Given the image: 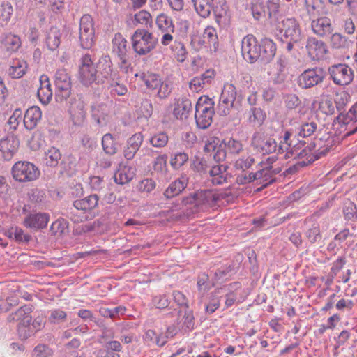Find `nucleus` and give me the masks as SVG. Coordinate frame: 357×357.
Here are the masks:
<instances>
[{
  "instance_id": "nucleus-52",
  "label": "nucleus",
  "mask_w": 357,
  "mask_h": 357,
  "mask_svg": "<svg viewBox=\"0 0 357 357\" xmlns=\"http://www.w3.org/2000/svg\"><path fill=\"white\" fill-rule=\"evenodd\" d=\"M343 211L344 216L347 220H351L354 217L357 218L356 206L350 200H347L344 202Z\"/></svg>"
},
{
  "instance_id": "nucleus-32",
  "label": "nucleus",
  "mask_w": 357,
  "mask_h": 357,
  "mask_svg": "<svg viewBox=\"0 0 357 357\" xmlns=\"http://www.w3.org/2000/svg\"><path fill=\"white\" fill-rule=\"evenodd\" d=\"M40 87L38 90V97L40 101L44 104L47 105L50 102L52 97V91L51 89V85L49 82L48 79H46V82H43L42 80Z\"/></svg>"
},
{
  "instance_id": "nucleus-27",
  "label": "nucleus",
  "mask_w": 357,
  "mask_h": 357,
  "mask_svg": "<svg viewBox=\"0 0 357 357\" xmlns=\"http://www.w3.org/2000/svg\"><path fill=\"white\" fill-rule=\"evenodd\" d=\"M44 318L38 317H36L33 321L31 324L29 323V325L26 328H24V326L21 327L20 330V338L22 340H26L32 335H33L36 332L40 331L44 325Z\"/></svg>"
},
{
  "instance_id": "nucleus-44",
  "label": "nucleus",
  "mask_w": 357,
  "mask_h": 357,
  "mask_svg": "<svg viewBox=\"0 0 357 357\" xmlns=\"http://www.w3.org/2000/svg\"><path fill=\"white\" fill-rule=\"evenodd\" d=\"M255 162V158L252 155L245 154L236 160L235 167L239 170H246L249 169Z\"/></svg>"
},
{
  "instance_id": "nucleus-62",
  "label": "nucleus",
  "mask_w": 357,
  "mask_h": 357,
  "mask_svg": "<svg viewBox=\"0 0 357 357\" xmlns=\"http://www.w3.org/2000/svg\"><path fill=\"white\" fill-rule=\"evenodd\" d=\"M143 141V137L141 133H136L130 137L127 142V145L138 151Z\"/></svg>"
},
{
  "instance_id": "nucleus-6",
  "label": "nucleus",
  "mask_w": 357,
  "mask_h": 357,
  "mask_svg": "<svg viewBox=\"0 0 357 357\" xmlns=\"http://www.w3.org/2000/svg\"><path fill=\"white\" fill-rule=\"evenodd\" d=\"M132 47L139 55H145L153 50L158 39L144 29H137L132 36Z\"/></svg>"
},
{
  "instance_id": "nucleus-46",
  "label": "nucleus",
  "mask_w": 357,
  "mask_h": 357,
  "mask_svg": "<svg viewBox=\"0 0 357 357\" xmlns=\"http://www.w3.org/2000/svg\"><path fill=\"white\" fill-rule=\"evenodd\" d=\"M168 136L165 132H160L150 139V143L154 147H164L168 142Z\"/></svg>"
},
{
  "instance_id": "nucleus-34",
  "label": "nucleus",
  "mask_w": 357,
  "mask_h": 357,
  "mask_svg": "<svg viewBox=\"0 0 357 357\" xmlns=\"http://www.w3.org/2000/svg\"><path fill=\"white\" fill-rule=\"evenodd\" d=\"M331 44L335 49H349L353 42L342 34L335 33L331 37Z\"/></svg>"
},
{
  "instance_id": "nucleus-13",
  "label": "nucleus",
  "mask_w": 357,
  "mask_h": 357,
  "mask_svg": "<svg viewBox=\"0 0 357 357\" xmlns=\"http://www.w3.org/2000/svg\"><path fill=\"white\" fill-rule=\"evenodd\" d=\"M252 145L262 154H271L278 149L276 141L271 137H264L261 133L257 132L252 139Z\"/></svg>"
},
{
  "instance_id": "nucleus-7",
  "label": "nucleus",
  "mask_w": 357,
  "mask_h": 357,
  "mask_svg": "<svg viewBox=\"0 0 357 357\" xmlns=\"http://www.w3.org/2000/svg\"><path fill=\"white\" fill-rule=\"evenodd\" d=\"M12 175L19 182H29L39 176L40 171L33 163L19 161L13 165Z\"/></svg>"
},
{
  "instance_id": "nucleus-12",
  "label": "nucleus",
  "mask_w": 357,
  "mask_h": 357,
  "mask_svg": "<svg viewBox=\"0 0 357 357\" xmlns=\"http://www.w3.org/2000/svg\"><path fill=\"white\" fill-rule=\"evenodd\" d=\"M130 47L128 42L121 33H116L112 40V52L121 61L120 68L126 73L128 72V52Z\"/></svg>"
},
{
  "instance_id": "nucleus-1",
  "label": "nucleus",
  "mask_w": 357,
  "mask_h": 357,
  "mask_svg": "<svg viewBox=\"0 0 357 357\" xmlns=\"http://www.w3.org/2000/svg\"><path fill=\"white\" fill-rule=\"evenodd\" d=\"M219 199L220 195L212 190H197L183 197L182 204L184 208L181 211H168V216L172 220H183L191 215L207 210Z\"/></svg>"
},
{
  "instance_id": "nucleus-53",
  "label": "nucleus",
  "mask_w": 357,
  "mask_h": 357,
  "mask_svg": "<svg viewBox=\"0 0 357 357\" xmlns=\"http://www.w3.org/2000/svg\"><path fill=\"white\" fill-rule=\"evenodd\" d=\"M135 21L137 24L142 25H151L152 22V17L151 14L146 10H141L135 15Z\"/></svg>"
},
{
  "instance_id": "nucleus-63",
  "label": "nucleus",
  "mask_w": 357,
  "mask_h": 357,
  "mask_svg": "<svg viewBox=\"0 0 357 357\" xmlns=\"http://www.w3.org/2000/svg\"><path fill=\"white\" fill-rule=\"evenodd\" d=\"M284 103L289 109H294L301 104V101L295 94H289L285 98Z\"/></svg>"
},
{
  "instance_id": "nucleus-22",
  "label": "nucleus",
  "mask_w": 357,
  "mask_h": 357,
  "mask_svg": "<svg viewBox=\"0 0 357 357\" xmlns=\"http://www.w3.org/2000/svg\"><path fill=\"white\" fill-rule=\"evenodd\" d=\"M27 63L20 59H13L7 70L8 75L13 79L21 78L26 72Z\"/></svg>"
},
{
  "instance_id": "nucleus-51",
  "label": "nucleus",
  "mask_w": 357,
  "mask_h": 357,
  "mask_svg": "<svg viewBox=\"0 0 357 357\" xmlns=\"http://www.w3.org/2000/svg\"><path fill=\"white\" fill-rule=\"evenodd\" d=\"M255 174L247 172L245 170H241V172L236 176V182L238 185H246L255 181Z\"/></svg>"
},
{
  "instance_id": "nucleus-11",
  "label": "nucleus",
  "mask_w": 357,
  "mask_h": 357,
  "mask_svg": "<svg viewBox=\"0 0 357 357\" xmlns=\"http://www.w3.org/2000/svg\"><path fill=\"white\" fill-rule=\"evenodd\" d=\"M326 77V72L321 68L305 70L298 77L299 86L305 89L312 88L321 84Z\"/></svg>"
},
{
  "instance_id": "nucleus-61",
  "label": "nucleus",
  "mask_w": 357,
  "mask_h": 357,
  "mask_svg": "<svg viewBox=\"0 0 357 357\" xmlns=\"http://www.w3.org/2000/svg\"><path fill=\"white\" fill-rule=\"evenodd\" d=\"M227 147L229 151L233 154H238L243 150L241 143L234 139H229L227 143Z\"/></svg>"
},
{
  "instance_id": "nucleus-2",
  "label": "nucleus",
  "mask_w": 357,
  "mask_h": 357,
  "mask_svg": "<svg viewBox=\"0 0 357 357\" xmlns=\"http://www.w3.org/2000/svg\"><path fill=\"white\" fill-rule=\"evenodd\" d=\"M112 72L111 66L105 59L100 61L97 67L94 66L91 56L85 54L82 58L79 70V79L82 84L88 86L92 84L104 82Z\"/></svg>"
},
{
  "instance_id": "nucleus-54",
  "label": "nucleus",
  "mask_w": 357,
  "mask_h": 357,
  "mask_svg": "<svg viewBox=\"0 0 357 357\" xmlns=\"http://www.w3.org/2000/svg\"><path fill=\"white\" fill-rule=\"evenodd\" d=\"M81 211L79 208H75L74 205L69 208L66 211V216L70 218L74 222H80L83 221L84 215L83 212H79Z\"/></svg>"
},
{
  "instance_id": "nucleus-14",
  "label": "nucleus",
  "mask_w": 357,
  "mask_h": 357,
  "mask_svg": "<svg viewBox=\"0 0 357 357\" xmlns=\"http://www.w3.org/2000/svg\"><path fill=\"white\" fill-rule=\"evenodd\" d=\"M241 51L244 58L251 63L260 57V45L252 36H247L243 39Z\"/></svg>"
},
{
  "instance_id": "nucleus-29",
  "label": "nucleus",
  "mask_w": 357,
  "mask_h": 357,
  "mask_svg": "<svg viewBox=\"0 0 357 357\" xmlns=\"http://www.w3.org/2000/svg\"><path fill=\"white\" fill-rule=\"evenodd\" d=\"M99 198L97 195H91L84 199L74 202V206L82 211H90L95 208L98 204Z\"/></svg>"
},
{
  "instance_id": "nucleus-49",
  "label": "nucleus",
  "mask_w": 357,
  "mask_h": 357,
  "mask_svg": "<svg viewBox=\"0 0 357 357\" xmlns=\"http://www.w3.org/2000/svg\"><path fill=\"white\" fill-rule=\"evenodd\" d=\"M95 33H79V42L82 48L89 50L94 44Z\"/></svg>"
},
{
  "instance_id": "nucleus-10",
  "label": "nucleus",
  "mask_w": 357,
  "mask_h": 357,
  "mask_svg": "<svg viewBox=\"0 0 357 357\" xmlns=\"http://www.w3.org/2000/svg\"><path fill=\"white\" fill-rule=\"evenodd\" d=\"M328 73L333 82L340 86L349 85L354 79L352 69L344 63H339L328 68Z\"/></svg>"
},
{
  "instance_id": "nucleus-58",
  "label": "nucleus",
  "mask_w": 357,
  "mask_h": 357,
  "mask_svg": "<svg viewBox=\"0 0 357 357\" xmlns=\"http://www.w3.org/2000/svg\"><path fill=\"white\" fill-rule=\"evenodd\" d=\"M13 13V7L8 1H3L0 6V18L3 20L10 19Z\"/></svg>"
},
{
  "instance_id": "nucleus-35",
  "label": "nucleus",
  "mask_w": 357,
  "mask_h": 357,
  "mask_svg": "<svg viewBox=\"0 0 357 357\" xmlns=\"http://www.w3.org/2000/svg\"><path fill=\"white\" fill-rule=\"evenodd\" d=\"M61 159L60 151L56 147H51L46 153L44 158V162L47 166L56 167Z\"/></svg>"
},
{
  "instance_id": "nucleus-64",
  "label": "nucleus",
  "mask_w": 357,
  "mask_h": 357,
  "mask_svg": "<svg viewBox=\"0 0 357 357\" xmlns=\"http://www.w3.org/2000/svg\"><path fill=\"white\" fill-rule=\"evenodd\" d=\"M153 301L155 307L158 309H164L169 304V299L165 295L156 296L153 298Z\"/></svg>"
},
{
  "instance_id": "nucleus-4",
  "label": "nucleus",
  "mask_w": 357,
  "mask_h": 357,
  "mask_svg": "<svg viewBox=\"0 0 357 357\" xmlns=\"http://www.w3.org/2000/svg\"><path fill=\"white\" fill-rule=\"evenodd\" d=\"M197 13L203 18L210 16L213 10L219 25L228 20V8L225 0H192Z\"/></svg>"
},
{
  "instance_id": "nucleus-31",
  "label": "nucleus",
  "mask_w": 357,
  "mask_h": 357,
  "mask_svg": "<svg viewBox=\"0 0 357 357\" xmlns=\"http://www.w3.org/2000/svg\"><path fill=\"white\" fill-rule=\"evenodd\" d=\"M61 33L56 26H52L47 32L46 44L50 50H56L61 43Z\"/></svg>"
},
{
  "instance_id": "nucleus-43",
  "label": "nucleus",
  "mask_w": 357,
  "mask_h": 357,
  "mask_svg": "<svg viewBox=\"0 0 357 357\" xmlns=\"http://www.w3.org/2000/svg\"><path fill=\"white\" fill-rule=\"evenodd\" d=\"M79 33H95L93 18L89 15H84L80 19Z\"/></svg>"
},
{
  "instance_id": "nucleus-18",
  "label": "nucleus",
  "mask_w": 357,
  "mask_h": 357,
  "mask_svg": "<svg viewBox=\"0 0 357 357\" xmlns=\"http://www.w3.org/2000/svg\"><path fill=\"white\" fill-rule=\"evenodd\" d=\"M306 49L309 56L314 61L322 59L327 52L326 44L314 38L308 39Z\"/></svg>"
},
{
  "instance_id": "nucleus-30",
  "label": "nucleus",
  "mask_w": 357,
  "mask_h": 357,
  "mask_svg": "<svg viewBox=\"0 0 357 357\" xmlns=\"http://www.w3.org/2000/svg\"><path fill=\"white\" fill-rule=\"evenodd\" d=\"M192 109L191 102L189 99H179L174 109V115L177 119H185Z\"/></svg>"
},
{
  "instance_id": "nucleus-24",
  "label": "nucleus",
  "mask_w": 357,
  "mask_h": 357,
  "mask_svg": "<svg viewBox=\"0 0 357 357\" xmlns=\"http://www.w3.org/2000/svg\"><path fill=\"white\" fill-rule=\"evenodd\" d=\"M228 167L224 165L213 166L209 170L211 182L213 185H222L227 182L228 174L226 172Z\"/></svg>"
},
{
  "instance_id": "nucleus-25",
  "label": "nucleus",
  "mask_w": 357,
  "mask_h": 357,
  "mask_svg": "<svg viewBox=\"0 0 357 357\" xmlns=\"http://www.w3.org/2000/svg\"><path fill=\"white\" fill-rule=\"evenodd\" d=\"M271 169L272 166H270L255 173L257 183L261 185V187L258 188L257 191H261L263 188L267 187L275 181V177H273Z\"/></svg>"
},
{
  "instance_id": "nucleus-5",
  "label": "nucleus",
  "mask_w": 357,
  "mask_h": 357,
  "mask_svg": "<svg viewBox=\"0 0 357 357\" xmlns=\"http://www.w3.org/2000/svg\"><path fill=\"white\" fill-rule=\"evenodd\" d=\"M214 102L206 96L199 98L196 107L195 118L197 126L202 129L208 128L214 115Z\"/></svg>"
},
{
  "instance_id": "nucleus-40",
  "label": "nucleus",
  "mask_w": 357,
  "mask_h": 357,
  "mask_svg": "<svg viewBox=\"0 0 357 357\" xmlns=\"http://www.w3.org/2000/svg\"><path fill=\"white\" fill-rule=\"evenodd\" d=\"M307 13L312 16L319 15L324 8L322 0H305Z\"/></svg>"
},
{
  "instance_id": "nucleus-20",
  "label": "nucleus",
  "mask_w": 357,
  "mask_h": 357,
  "mask_svg": "<svg viewBox=\"0 0 357 357\" xmlns=\"http://www.w3.org/2000/svg\"><path fill=\"white\" fill-rule=\"evenodd\" d=\"M311 26L314 33L320 36H326L333 31L331 20L327 17H319L312 20Z\"/></svg>"
},
{
  "instance_id": "nucleus-57",
  "label": "nucleus",
  "mask_w": 357,
  "mask_h": 357,
  "mask_svg": "<svg viewBox=\"0 0 357 357\" xmlns=\"http://www.w3.org/2000/svg\"><path fill=\"white\" fill-rule=\"evenodd\" d=\"M344 123H349L351 121H357V102L352 106L346 115L339 116Z\"/></svg>"
},
{
  "instance_id": "nucleus-60",
  "label": "nucleus",
  "mask_w": 357,
  "mask_h": 357,
  "mask_svg": "<svg viewBox=\"0 0 357 357\" xmlns=\"http://www.w3.org/2000/svg\"><path fill=\"white\" fill-rule=\"evenodd\" d=\"M137 188L141 192H150L155 188V183L151 178H146L139 183Z\"/></svg>"
},
{
  "instance_id": "nucleus-21",
  "label": "nucleus",
  "mask_w": 357,
  "mask_h": 357,
  "mask_svg": "<svg viewBox=\"0 0 357 357\" xmlns=\"http://www.w3.org/2000/svg\"><path fill=\"white\" fill-rule=\"evenodd\" d=\"M42 112L38 107L34 106L29 108L24 116V124L29 130L33 129L41 119Z\"/></svg>"
},
{
  "instance_id": "nucleus-41",
  "label": "nucleus",
  "mask_w": 357,
  "mask_h": 357,
  "mask_svg": "<svg viewBox=\"0 0 357 357\" xmlns=\"http://www.w3.org/2000/svg\"><path fill=\"white\" fill-rule=\"evenodd\" d=\"M102 145L107 154L113 155L116 153L117 147L111 134L107 133L102 137Z\"/></svg>"
},
{
  "instance_id": "nucleus-19",
  "label": "nucleus",
  "mask_w": 357,
  "mask_h": 357,
  "mask_svg": "<svg viewBox=\"0 0 357 357\" xmlns=\"http://www.w3.org/2000/svg\"><path fill=\"white\" fill-rule=\"evenodd\" d=\"M49 222V215L47 213H31L24 220V224L26 227L34 229H41L46 227Z\"/></svg>"
},
{
  "instance_id": "nucleus-39",
  "label": "nucleus",
  "mask_w": 357,
  "mask_h": 357,
  "mask_svg": "<svg viewBox=\"0 0 357 357\" xmlns=\"http://www.w3.org/2000/svg\"><path fill=\"white\" fill-rule=\"evenodd\" d=\"M2 44L7 50L15 52L20 47V38L11 33L6 34L1 40Z\"/></svg>"
},
{
  "instance_id": "nucleus-17",
  "label": "nucleus",
  "mask_w": 357,
  "mask_h": 357,
  "mask_svg": "<svg viewBox=\"0 0 357 357\" xmlns=\"http://www.w3.org/2000/svg\"><path fill=\"white\" fill-rule=\"evenodd\" d=\"M31 308L29 306L24 305L8 317V321L9 322H18L17 332L20 337L21 327L24 326V328H26L29 325V323H30L32 320V317L31 315Z\"/></svg>"
},
{
  "instance_id": "nucleus-8",
  "label": "nucleus",
  "mask_w": 357,
  "mask_h": 357,
  "mask_svg": "<svg viewBox=\"0 0 357 357\" xmlns=\"http://www.w3.org/2000/svg\"><path fill=\"white\" fill-rule=\"evenodd\" d=\"M236 98V87L231 84H225L216 108L217 113L220 116L228 115L231 109L237 106V102H235Z\"/></svg>"
},
{
  "instance_id": "nucleus-38",
  "label": "nucleus",
  "mask_w": 357,
  "mask_h": 357,
  "mask_svg": "<svg viewBox=\"0 0 357 357\" xmlns=\"http://www.w3.org/2000/svg\"><path fill=\"white\" fill-rule=\"evenodd\" d=\"M68 231V222L63 218L54 221L50 227V232L54 236H61Z\"/></svg>"
},
{
  "instance_id": "nucleus-28",
  "label": "nucleus",
  "mask_w": 357,
  "mask_h": 357,
  "mask_svg": "<svg viewBox=\"0 0 357 357\" xmlns=\"http://www.w3.org/2000/svg\"><path fill=\"white\" fill-rule=\"evenodd\" d=\"M275 52V43L271 40L265 38L262 40V46H260L259 59L264 62H268L273 58Z\"/></svg>"
},
{
  "instance_id": "nucleus-36",
  "label": "nucleus",
  "mask_w": 357,
  "mask_h": 357,
  "mask_svg": "<svg viewBox=\"0 0 357 357\" xmlns=\"http://www.w3.org/2000/svg\"><path fill=\"white\" fill-rule=\"evenodd\" d=\"M226 292V288H219L213 292L209 304L206 307V311L210 313L214 312L220 306V298Z\"/></svg>"
},
{
  "instance_id": "nucleus-33",
  "label": "nucleus",
  "mask_w": 357,
  "mask_h": 357,
  "mask_svg": "<svg viewBox=\"0 0 357 357\" xmlns=\"http://www.w3.org/2000/svg\"><path fill=\"white\" fill-rule=\"evenodd\" d=\"M134 172L130 167H123L114 174L115 182L123 185L130 181L134 177Z\"/></svg>"
},
{
  "instance_id": "nucleus-55",
  "label": "nucleus",
  "mask_w": 357,
  "mask_h": 357,
  "mask_svg": "<svg viewBox=\"0 0 357 357\" xmlns=\"http://www.w3.org/2000/svg\"><path fill=\"white\" fill-rule=\"evenodd\" d=\"M317 128V123L314 122L305 123L302 125L299 135L303 137L311 136L315 132Z\"/></svg>"
},
{
  "instance_id": "nucleus-50",
  "label": "nucleus",
  "mask_w": 357,
  "mask_h": 357,
  "mask_svg": "<svg viewBox=\"0 0 357 357\" xmlns=\"http://www.w3.org/2000/svg\"><path fill=\"white\" fill-rule=\"evenodd\" d=\"M306 236L312 243H316L321 238L319 224L314 222L307 230Z\"/></svg>"
},
{
  "instance_id": "nucleus-48",
  "label": "nucleus",
  "mask_w": 357,
  "mask_h": 357,
  "mask_svg": "<svg viewBox=\"0 0 357 357\" xmlns=\"http://www.w3.org/2000/svg\"><path fill=\"white\" fill-rule=\"evenodd\" d=\"M203 38L208 40V43L211 45L213 44L215 50L218 47V36L216 30L212 26H207L203 33Z\"/></svg>"
},
{
  "instance_id": "nucleus-3",
  "label": "nucleus",
  "mask_w": 357,
  "mask_h": 357,
  "mask_svg": "<svg viewBox=\"0 0 357 357\" xmlns=\"http://www.w3.org/2000/svg\"><path fill=\"white\" fill-rule=\"evenodd\" d=\"M322 141L321 139H316L314 142L310 144L307 149H303L298 152V149H291L288 151L285 157L289 158L294 157V158H305L302 161H299L296 164L289 167L284 172L285 174H294L298 171L300 167L307 166L316 160H318L321 156L326 155L329 151L328 144L321 146Z\"/></svg>"
},
{
  "instance_id": "nucleus-56",
  "label": "nucleus",
  "mask_w": 357,
  "mask_h": 357,
  "mask_svg": "<svg viewBox=\"0 0 357 357\" xmlns=\"http://www.w3.org/2000/svg\"><path fill=\"white\" fill-rule=\"evenodd\" d=\"M194 319L195 318L192 311H185L184 315L181 320V321H183L182 326L183 328H184L185 330L192 329L195 326Z\"/></svg>"
},
{
  "instance_id": "nucleus-26",
  "label": "nucleus",
  "mask_w": 357,
  "mask_h": 357,
  "mask_svg": "<svg viewBox=\"0 0 357 357\" xmlns=\"http://www.w3.org/2000/svg\"><path fill=\"white\" fill-rule=\"evenodd\" d=\"M71 119L75 125H82L86 117L84 104L82 101L75 102L70 107Z\"/></svg>"
},
{
  "instance_id": "nucleus-9",
  "label": "nucleus",
  "mask_w": 357,
  "mask_h": 357,
  "mask_svg": "<svg viewBox=\"0 0 357 357\" xmlns=\"http://www.w3.org/2000/svg\"><path fill=\"white\" fill-rule=\"evenodd\" d=\"M55 98L57 102L67 100L71 93V79L65 69L56 71L54 78Z\"/></svg>"
},
{
  "instance_id": "nucleus-45",
  "label": "nucleus",
  "mask_w": 357,
  "mask_h": 357,
  "mask_svg": "<svg viewBox=\"0 0 357 357\" xmlns=\"http://www.w3.org/2000/svg\"><path fill=\"white\" fill-rule=\"evenodd\" d=\"M189 155L185 152H178L174 155L170 160L171 165L174 169H178L188 161Z\"/></svg>"
},
{
  "instance_id": "nucleus-42",
  "label": "nucleus",
  "mask_w": 357,
  "mask_h": 357,
  "mask_svg": "<svg viewBox=\"0 0 357 357\" xmlns=\"http://www.w3.org/2000/svg\"><path fill=\"white\" fill-rule=\"evenodd\" d=\"M139 76L149 89H156L160 84L161 80L155 74L142 73Z\"/></svg>"
},
{
  "instance_id": "nucleus-59",
  "label": "nucleus",
  "mask_w": 357,
  "mask_h": 357,
  "mask_svg": "<svg viewBox=\"0 0 357 357\" xmlns=\"http://www.w3.org/2000/svg\"><path fill=\"white\" fill-rule=\"evenodd\" d=\"M51 354V350L45 344L38 345L32 352L33 357H49Z\"/></svg>"
},
{
  "instance_id": "nucleus-37",
  "label": "nucleus",
  "mask_w": 357,
  "mask_h": 357,
  "mask_svg": "<svg viewBox=\"0 0 357 357\" xmlns=\"http://www.w3.org/2000/svg\"><path fill=\"white\" fill-rule=\"evenodd\" d=\"M156 24L162 32H174V25L172 19L164 13H161L157 17Z\"/></svg>"
},
{
  "instance_id": "nucleus-47",
  "label": "nucleus",
  "mask_w": 357,
  "mask_h": 357,
  "mask_svg": "<svg viewBox=\"0 0 357 357\" xmlns=\"http://www.w3.org/2000/svg\"><path fill=\"white\" fill-rule=\"evenodd\" d=\"M252 115L250 116V122L255 125H261L266 118V114L259 107L251 109Z\"/></svg>"
},
{
  "instance_id": "nucleus-23",
  "label": "nucleus",
  "mask_w": 357,
  "mask_h": 357,
  "mask_svg": "<svg viewBox=\"0 0 357 357\" xmlns=\"http://www.w3.org/2000/svg\"><path fill=\"white\" fill-rule=\"evenodd\" d=\"M188 179L185 176H181L172 182L164 192V195L170 199L178 195L187 186Z\"/></svg>"
},
{
  "instance_id": "nucleus-15",
  "label": "nucleus",
  "mask_w": 357,
  "mask_h": 357,
  "mask_svg": "<svg viewBox=\"0 0 357 357\" xmlns=\"http://www.w3.org/2000/svg\"><path fill=\"white\" fill-rule=\"evenodd\" d=\"M20 146L18 138L13 135H8L0 140V152L5 160H10L17 152Z\"/></svg>"
},
{
  "instance_id": "nucleus-16",
  "label": "nucleus",
  "mask_w": 357,
  "mask_h": 357,
  "mask_svg": "<svg viewBox=\"0 0 357 357\" xmlns=\"http://www.w3.org/2000/svg\"><path fill=\"white\" fill-rule=\"evenodd\" d=\"M278 29L280 32H284L287 39L289 38L294 42H298L301 40V31L295 19L287 18L282 20L279 23Z\"/></svg>"
}]
</instances>
